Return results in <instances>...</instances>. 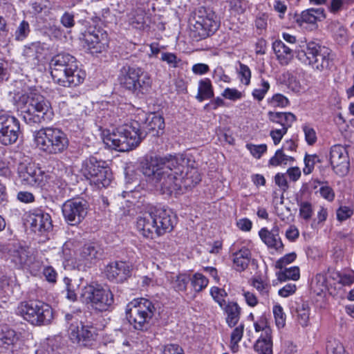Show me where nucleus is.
<instances>
[{
	"mask_svg": "<svg viewBox=\"0 0 354 354\" xmlns=\"http://www.w3.org/2000/svg\"><path fill=\"white\" fill-rule=\"evenodd\" d=\"M185 162L183 155L150 156L142 162V171L148 180L162 194L171 196L180 194V178L173 169Z\"/></svg>",
	"mask_w": 354,
	"mask_h": 354,
	"instance_id": "f257e3e1",
	"label": "nucleus"
},
{
	"mask_svg": "<svg viewBox=\"0 0 354 354\" xmlns=\"http://www.w3.org/2000/svg\"><path fill=\"white\" fill-rule=\"evenodd\" d=\"M176 216L166 207H151L137 218L136 227L141 235L153 239L173 230Z\"/></svg>",
	"mask_w": 354,
	"mask_h": 354,
	"instance_id": "f03ea898",
	"label": "nucleus"
},
{
	"mask_svg": "<svg viewBox=\"0 0 354 354\" xmlns=\"http://www.w3.org/2000/svg\"><path fill=\"white\" fill-rule=\"evenodd\" d=\"M53 81L64 87H75L82 84L86 73L78 67L77 59L69 53H59L50 62Z\"/></svg>",
	"mask_w": 354,
	"mask_h": 354,
	"instance_id": "7ed1b4c3",
	"label": "nucleus"
},
{
	"mask_svg": "<svg viewBox=\"0 0 354 354\" xmlns=\"http://www.w3.org/2000/svg\"><path fill=\"white\" fill-rule=\"evenodd\" d=\"M12 101L26 123L39 122L50 107L48 101L36 90L17 93L13 96Z\"/></svg>",
	"mask_w": 354,
	"mask_h": 354,
	"instance_id": "20e7f679",
	"label": "nucleus"
},
{
	"mask_svg": "<svg viewBox=\"0 0 354 354\" xmlns=\"http://www.w3.org/2000/svg\"><path fill=\"white\" fill-rule=\"evenodd\" d=\"M295 52L301 63L319 72L329 71L334 66L335 54L333 51L315 42H309Z\"/></svg>",
	"mask_w": 354,
	"mask_h": 354,
	"instance_id": "39448f33",
	"label": "nucleus"
},
{
	"mask_svg": "<svg viewBox=\"0 0 354 354\" xmlns=\"http://www.w3.org/2000/svg\"><path fill=\"white\" fill-rule=\"evenodd\" d=\"M78 242L76 240H69L63 245V255L65 259L64 266L83 270L86 267H91L100 260L104 256V249L96 242H88L82 246L76 252L75 260L68 259L71 255V248L76 247Z\"/></svg>",
	"mask_w": 354,
	"mask_h": 354,
	"instance_id": "423d86ee",
	"label": "nucleus"
},
{
	"mask_svg": "<svg viewBox=\"0 0 354 354\" xmlns=\"http://www.w3.org/2000/svg\"><path fill=\"white\" fill-rule=\"evenodd\" d=\"M118 81L122 89L138 97L147 94L152 85V80L148 73L140 67L130 65L120 68Z\"/></svg>",
	"mask_w": 354,
	"mask_h": 354,
	"instance_id": "0eeeda50",
	"label": "nucleus"
},
{
	"mask_svg": "<svg viewBox=\"0 0 354 354\" xmlns=\"http://www.w3.org/2000/svg\"><path fill=\"white\" fill-rule=\"evenodd\" d=\"M155 311L152 301L145 298H137L127 305L126 317L134 329L146 330Z\"/></svg>",
	"mask_w": 354,
	"mask_h": 354,
	"instance_id": "6e6552de",
	"label": "nucleus"
},
{
	"mask_svg": "<svg viewBox=\"0 0 354 354\" xmlns=\"http://www.w3.org/2000/svg\"><path fill=\"white\" fill-rule=\"evenodd\" d=\"M17 314L34 326L48 325L54 317L51 306L39 300L21 303Z\"/></svg>",
	"mask_w": 354,
	"mask_h": 354,
	"instance_id": "1a4fd4ad",
	"label": "nucleus"
},
{
	"mask_svg": "<svg viewBox=\"0 0 354 354\" xmlns=\"http://www.w3.org/2000/svg\"><path fill=\"white\" fill-rule=\"evenodd\" d=\"M215 13L209 8H198L190 19V34L196 41L207 38L218 28Z\"/></svg>",
	"mask_w": 354,
	"mask_h": 354,
	"instance_id": "9d476101",
	"label": "nucleus"
},
{
	"mask_svg": "<svg viewBox=\"0 0 354 354\" xmlns=\"http://www.w3.org/2000/svg\"><path fill=\"white\" fill-rule=\"evenodd\" d=\"M82 296L91 307L99 312H105L113 308L114 296L109 289L104 288L100 284L90 283L84 287Z\"/></svg>",
	"mask_w": 354,
	"mask_h": 354,
	"instance_id": "9b49d317",
	"label": "nucleus"
},
{
	"mask_svg": "<svg viewBox=\"0 0 354 354\" xmlns=\"http://www.w3.org/2000/svg\"><path fill=\"white\" fill-rule=\"evenodd\" d=\"M79 313H67L65 319L71 322L68 328V336L73 343L80 346L87 347L92 345L96 335L95 330L92 325L84 324L82 321L79 322Z\"/></svg>",
	"mask_w": 354,
	"mask_h": 354,
	"instance_id": "f8f14e48",
	"label": "nucleus"
},
{
	"mask_svg": "<svg viewBox=\"0 0 354 354\" xmlns=\"http://www.w3.org/2000/svg\"><path fill=\"white\" fill-rule=\"evenodd\" d=\"M88 203L82 198L69 199L62 206L65 221L71 225L80 224L87 214Z\"/></svg>",
	"mask_w": 354,
	"mask_h": 354,
	"instance_id": "ddd939ff",
	"label": "nucleus"
},
{
	"mask_svg": "<svg viewBox=\"0 0 354 354\" xmlns=\"http://www.w3.org/2000/svg\"><path fill=\"white\" fill-rule=\"evenodd\" d=\"M142 134H103V142L119 151H129L137 147L144 137Z\"/></svg>",
	"mask_w": 354,
	"mask_h": 354,
	"instance_id": "4468645a",
	"label": "nucleus"
},
{
	"mask_svg": "<svg viewBox=\"0 0 354 354\" xmlns=\"http://www.w3.org/2000/svg\"><path fill=\"white\" fill-rule=\"evenodd\" d=\"M35 140L40 149L51 154L62 152L68 145L65 134H36Z\"/></svg>",
	"mask_w": 354,
	"mask_h": 354,
	"instance_id": "2eb2a0df",
	"label": "nucleus"
},
{
	"mask_svg": "<svg viewBox=\"0 0 354 354\" xmlns=\"http://www.w3.org/2000/svg\"><path fill=\"white\" fill-rule=\"evenodd\" d=\"M80 39L84 41L85 46L93 54L104 50L109 43L106 32L96 27H89L82 33Z\"/></svg>",
	"mask_w": 354,
	"mask_h": 354,
	"instance_id": "dca6fc26",
	"label": "nucleus"
},
{
	"mask_svg": "<svg viewBox=\"0 0 354 354\" xmlns=\"http://www.w3.org/2000/svg\"><path fill=\"white\" fill-rule=\"evenodd\" d=\"M330 164L334 172L339 176H346L349 171V157L346 149L341 145L331 147L329 154Z\"/></svg>",
	"mask_w": 354,
	"mask_h": 354,
	"instance_id": "f3484780",
	"label": "nucleus"
},
{
	"mask_svg": "<svg viewBox=\"0 0 354 354\" xmlns=\"http://www.w3.org/2000/svg\"><path fill=\"white\" fill-rule=\"evenodd\" d=\"M18 176L21 183L25 186L41 187L44 183V173L33 163H20Z\"/></svg>",
	"mask_w": 354,
	"mask_h": 354,
	"instance_id": "a211bd4d",
	"label": "nucleus"
},
{
	"mask_svg": "<svg viewBox=\"0 0 354 354\" xmlns=\"http://www.w3.org/2000/svg\"><path fill=\"white\" fill-rule=\"evenodd\" d=\"M106 277L115 283H123L131 274V266L124 261H113L104 268Z\"/></svg>",
	"mask_w": 354,
	"mask_h": 354,
	"instance_id": "6ab92c4d",
	"label": "nucleus"
},
{
	"mask_svg": "<svg viewBox=\"0 0 354 354\" xmlns=\"http://www.w3.org/2000/svg\"><path fill=\"white\" fill-rule=\"evenodd\" d=\"M32 230L35 232H45L52 229V220L49 214L41 209L35 210L29 216Z\"/></svg>",
	"mask_w": 354,
	"mask_h": 354,
	"instance_id": "aec40b11",
	"label": "nucleus"
},
{
	"mask_svg": "<svg viewBox=\"0 0 354 354\" xmlns=\"http://www.w3.org/2000/svg\"><path fill=\"white\" fill-rule=\"evenodd\" d=\"M6 250L9 254V259L18 269L25 268L30 256L27 250L17 243H8Z\"/></svg>",
	"mask_w": 354,
	"mask_h": 354,
	"instance_id": "412c9836",
	"label": "nucleus"
},
{
	"mask_svg": "<svg viewBox=\"0 0 354 354\" xmlns=\"http://www.w3.org/2000/svg\"><path fill=\"white\" fill-rule=\"evenodd\" d=\"M259 235L262 241L270 249L281 252L283 250V244L279 236V228L275 225L269 231L263 227L259 232Z\"/></svg>",
	"mask_w": 354,
	"mask_h": 354,
	"instance_id": "4be33fe9",
	"label": "nucleus"
},
{
	"mask_svg": "<svg viewBox=\"0 0 354 354\" xmlns=\"http://www.w3.org/2000/svg\"><path fill=\"white\" fill-rule=\"evenodd\" d=\"M44 51V44L40 41H35L24 46L22 56L26 62L31 66H37L43 57Z\"/></svg>",
	"mask_w": 354,
	"mask_h": 354,
	"instance_id": "5701e85b",
	"label": "nucleus"
},
{
	"mask_svg": "<svg viewBox=\"0 0 354 354\" xmlns=\"http://www.w3.org/2000/svg\"><path fill=\"white\" fill-rule=\"evenodd\" d=\"M325 18V11L323 8H310L296 15L295 21L299 26H304L305 24L315 25L317 21H322Z\"/></svg>",
	"mask_w": 354,
	"mask_h": 354,
	"instance_id": "b1692460",
	"label": "nucleus"
},
{
	"mask_svg": "<svg viewBox=\"0 0 354 354\" xmlns=\"http://www.w3.org/2000/svg\"><path fill=\"white\" fill-rule=\"evenodd\" d=\"M268 115L270 120L280 124L283 127L282 129L272 130L270 133H281L282 130L286 133L296 120L295 115L290 112L269 111Z\"/></svg>",
	"mask_w": 354,
	"mask_h": 354,
	"instance_id": "393cba45",
	"label": "nucleus"
},
{
	"mask_svg": "<svg viewBox=\"0 0 354 354\" xmlns=\"http://www.w3.org/2000/svg\"><path fill=\"white\" fill-rule=\"evenodd\" d=\"M272 48L279 64L283 66L288 65L294 56L293 50L286 46L282 41L276 40L272 44Z\"/></svg>",
	"mask_w": 354,
	"mask_h": 354,
	"instance_id": "a878e982",
	"label": "nucleus"
},
{
	"mask_svg": "<svg viewBox=\"0 0 354 354\" xmlns=\"http://www.w3.org/2000/svg\"><path fill=\"white\" fill-rule=\"evenodd\" d=\"M226 315V323L229 327L235 326L239 322L241 308L236 302L228 301L221 308Z\"/></svg>",
	"mask_w": 354,
	"mask_h": 354,
	"instance_id": "bb28decb",
	"label": "nucleus"
},
{
	"mask_svg": "<svg viewBox=\"0 0 354 354\" xmlns=\"http://www.w3.org/2000/svg\"><path fill=\"white\" fill-rule=\"evenodd\" d=\"M104 162L98 161L95 157H90L83 164L84 175L91 181V178L101 172V170L107 167L104 166Z\"/></svg>",
	"mask_w": 354,
	"mask_h": 354,
	"instance_id": "cd10ccee",
	"label": "nucleus"
},
{
	"mask_svg": "<svg viewBox=\"0 0 354 354\" xmlns=\"http://www.w3.org/2000/svg\"><path fill=\"white\" fill-rule=\"evenodd\" d=\"M233 256L234 269L238 272L245 270L248 268L250 261V251L248 248H242L238 252H234Z\"/></svg>",
	"mask_w": 354,
	"mask_h": 354,
	"instance_id": "c85d7f7f",
	"label": "nucleus"
},
{
	"mask_svg": "<svg viewBox=\"0 0 354 354\" xmlns=\"http://www.w3.org/2000/svg\"><path fill=\"white\" fill-rule=\"evenodd\" d=\"M328 29L332 33L333 37L340 45H344L348 41V34L346 28L339 21L330 23Z\"/></svg>",
	"mask_w": 354,
	"mask_h": 354,
	"instance_id": "c756f323",
	"label": "nucleus"
},
{
	"mask_svg": "<svg viewBox=\"0 0 354 354\" xmlns=\"http://www.w3.org/2000/svg\"><path fill=\"white\" fill-rule=\"evenodd\" d=\"M214 93L212 82L209 78H204L198 82V93L196 99L202 102L205 100L211 99L214 97Z\"/></svg>",
	"mask_w": 354,
	"mask_h": 354,
	"instance_id": "7c9ffc66",
	"label": "nucleus"
},
{
	"mask_svg": "<svg viewBox=\"0 0 354 354\" xmlns=\"http://www.w3.org/2000/svg\"><path fill=\"white\" fill-rule=\"evenodd\" d=\"M201 180V177L195 168H192L187 171L185 176L180 178V187L182 194L185 190L191 189L192 187L196 185Z\"/></svg>",
	"mask_w": 354,
	"mask_h": 354,
	"instance_id": "2f4dec72",
	"label": "nucleus"
},
{
	"mask_svg": "<svg viewBox=\"0 0 354 354\" xmlns=\"http://www.w3.org/2000/svg\"><path fill=\"white\" fill-rule=\"evenodd\" d=\"M19 121L14 116L0 115V133H19Z\"/></svg>",
	"mask_w": 354,
	"mask_h": 354,
	"instance_id": "473e14b6",
	"label": "nucleus"
},
{
	"mask_svg": "<svg viewBox=\"0 0 354 354\" xmlns=\"http://www.w3.org/2000/svg\"><path fill=\"white\" fill-rule=\"evenodd\" d=\"M20 334L11 328L4 327L0 333V347L8 349L15 345L19 339Z\"/></svg>",
	"mask_w": 354,
	"mask_h": 354,
	"instance_id": "72a5a7b5",
	"label": "nucleus"
},
{
	"mask_svg": "<svg viewBox=\"0 0 354 354\" xmlns=\"http://www.w3.org/2000/svg\"><path fill=\"white\" fill-rule=\"evenodd\" d=\"M253 347L254 351L258 354H272V335H261Z\"/></svg>",
	"mask_w": 354,
	"mask_h": 354,
	"instance_id": "f704fd0d",
	"label": "nucleus"
},
{
	"mask_svg": "<svg viewBox=\"0 0 354 354\" xmlns=\"http://www.w3.org/2000/svg\"><path fill=\"white\" fill-rule=\"evenodd\" d=\"M112 172L109 167L101 170L93 178H91V183L95 185L98 188L108 187L112 181Z\"/></svg>",
	"mask_w": 354,
	"mask_h": 354,
	"instance_id": "c9c22d12",
	"label": "nucleus"
},
{
	"mask_svg": "<svg viewBox=\"0 0 354 354\" xmlns=\"http://www.w3.org/2000/svg\"><path fill=\"white\" fill-rule=\"evenodd\" d=\"M51 196L57 201H62L67 196L69 188L66 181L57 179L53 182Z\"/></svg>",
	"mask_w": 354,
	"mask_h": 354,
	"instance_id": "e433bc0d",
	"label": "nucleus"
},
{
	"mask_svg": "<svg viewBox=\"0 0 354 354\" xmlns=\"http://www.w3.org/2000/svg\"><path fill=\"white\" fill-rule=\"evenodd\" d=\"M146 131H156L158 133L160 130H162L165 127V120L162 115L151 114L147 119Z\"/></svg>",
	"mask_w": 354,
	"mask_h": 354,
	"instance_id": "4c0bfd02",
	"label": "nucleus"
},
{
	"mask_svg": "<svg viewBox=\"0 0 354 354\" xmlns=\"http://www.w3.org/2000/svg\"><path fill=\"white\" fill-rule=\"evenodd\" d=\"M336 277L339 284L343 286H351L354 283V270H344L338 271L335 273Z\"/></svg>",
	"mask_w": 354,
	"mask_h": 354,
	"instance_id": "58836bf2",
	"label": "nucleus"
},
{
	"mask_svg": "<svg viewBox=\"0 0 354 354\" xmlns=\"http://www.w3.org/2000/svg\"><path fill=\"white\" fill-rule=\"evenodd\" d=\"M63 281L67 292L66 298L73 301H76L77 298L76 291L79 288L80 284L76 280H73L67 277L64 278Z\"/></svg>",
	"mask_w": 354,
	"mask_h": 354,
	"instance_id": "ea45409f",
	"label": "nucleus"
},
{
	"mask_svg": "<svg viewBox=\"0 0 354 354\" xmlns=\"http://www.w3.org/2000/svg\"><path fill=\"white\" fill-rule=\"evenodd\" d=\"M190 280L189 275L179 274L174 277L171 281L172 287L177 292H185Z\"/></svg>",
	"mask_w": 354,
	"mask_h": 354,
	"instance_id": "a19ab883",
	"label": "nucleus"
},
{
	"mask_svg": "<svg viewBox=\"0 0 354 354\" xmlns=\"http://www.w3.org/2000/svg\"><path fill=\"white\" fill-rule=\"evenodd\" d=\"M146 13L142 10H137L129 19L130 24L135 28L142 29L147 23Z\"/></svg>",
	"mask_w": 354,
	"mask_h": 354,
	"instance_id": "79ce46f5",
	"label": "nucleus"
},
{
	"mask_svg": "<svg viewBox=\"0 0 354 354\" xmlns=\"http://www.w3.org/2000/svg\"><path fill=\"white\" fill-rule=\"evenodd\" d=\"M278 279L281 281L286 280L297 281L299 279V268L297 266L286 268L284 270H281L277 272Z\"/></svg>",
	"mask_w": 354,
	"mask_h": 354,
	"instance_id": "37998d69",
	"label": "nucleus"
},
{
	"mask_svg": "<svg viewBox=\"0 0 354 354\" xmlns=\"http://www.w3.org/2000/svg\"><path fill=\"white\" fill-rule=\"evenodd\" d=\"M191 285L194 290L199 292L205 288L209 283L208 279L201 273L196 272L193 274L192 277H190Z\"/></svg>",
	"mask_w": 354,
	"mask_h": 354,
	"instance_id": "c03bdc74",
	"label": "nucleus"
},
{
	"mask_svg": "<svg viewBox=\"0 0 354 354\" xmlns=\"http://www.w3.org/2000/svg\"><path fill=\"white\" fill-rule=\"evenodd\" d=\"M294 158L292 156L286 155L283 149H278L274 156L269 160V165L273 167L279 165H286L288 162L293 161Z\"/></svg>",
	"mask_w": 354,
	"mask_h": 354,
	"instance_id": "a18cd8bd",
	"label": "nucleus"
},
{
	"mask_svg": "<svg viewBox=\"0 0 354 354\" xmlns=\"http://www.w3.org/2000/svg\"><path fill=\"white\" fill-rule=\"evenodd\" d=\"M30 32V27L29 23L26 20H23L15 31V39L17 41H23L28 37Z\"/></svg>",
	"mask_w": 354,
	"mask_h": 354,
	"instance_id": "49530a36",
	"label": "nucleus"
},
{
	"mask_svg": "<svg viewBox=\"0 0 354 354\" xmlns=\"http://www.w3.org/2000/svg\"><path fill=\"white\" fill-rule=\"evenodd\" d=\"M297 322L303 327L307 326L309 322V307L307 304H302L297 308Z\"/></svg>",
	"mask_w": 354,
	"mask_h": 354,
	"instance_id": "de8ad7c7",
	"label": "nucleus"
},
{
	"mask_svg": "<svg viewBox=\"0 0 354 354\" xmlns=\"http://www.w3.org/2000/svg\"><path fill=\"white\" fill-rule=\"evenodd\" d=\"M210 294L221 308L227 304L225 298L227 297V294L224 289L214 286L210 290Z\"/></svg>",
	"mask_w": 354,
	"mask_h": 354,
	"instance_id": "09e8293b",
	"label": "nucleus"
},
{
	"mask_svg": "<svg viewBox=\"0 0 354 354\" xmlns=\"http://www.w3.org/2000/svg\"><path fill=\"white\" fill-rule=\"evenodd\" d=\"M268 103L272 107L284 108L287 106L290 102L286 96L281 93H277L268 100Z\"/></svg>",
	"mask_w": 354,
	"mask_h": 354,
	"instance_id": "8fccbe9b",
	"label": "nucleus"
},
{
	"mask_svg": "<svg viewBox=\"0 0 354 354\" xmlns=\"http://www.w3.org/2000/svg\"><path fill=\"white\" fill-rule=\"evenodd\" d=\"M160 59L166 62L171 68H177L181 62V59L178 58L174 53L169 52H162L160 53Z\"/></svg>",
	"mask_w": 354,
	"mask_h": 354,
	"instance_id": "3c124183",
	"label": "nucleus"
},
{
	"mask_svg": "<svg viewBox=\"0 0 354 354\" xmlns=\"http://www.w3.org/2000/svg\"><path fill=\"white\" fill-rule=\"evenodd\" d=\"M327 354H348L346 353L342 344L337 340H329L326 345Z\"/></svg>",
	"mask_w": 354,
	"mask_h": 354,
	"instance_id": "603ef678",
	"label": "nucleus"
},
{
	"mask_svg": "<svg viewBox=\"0 0 354 354\" xmlns=\"http://www.w3.org/2000/svg\"><path fill=\"white\" fill-rule=\"evenodd\" d=\"M252 286L257 289L261 297L266 299L268 298L270 286L268 283L264 282L260 279H254L252 281Z\"/></svg>",
	"mask_w": 354,
	"mask_h": 354,
	"instance_id": "864d4df0",
	"label": "nucleus"
},
{
	"mask_svg": "<svg viewBox=\"0 0 354 354\" xmlns=\"http://www.w3.org/2000/svg\"><path fill=\"white\" fill-rule=\"evenodd\" d=\"M299 216L305 221H309L313 213L312 204L308 201H301L299 203Z\"/></svg>",
	"mask_w": 354,
	"mask_h": 354,
	"instance_id": "5fc2aeb1",
	"label": "nucleus"
},
{
	"mask_svg": "<svg viewBox=\"0 0 354 354\" xmlns=\"http://www.w3.org/2000/svg\"><path fill=\"white\" fill-rule=\"evenodd\" d=\"M270 88V84L264 79L261 80L259 88L254 89L252 96L258 101H261Z\"/></svg>",
	"mask_w": 354,
	"mask_h": 354,
	"instance_id": "6e6d98bb",
	"label": "nucleus"
},
{
	"mask_svg": "<svg viewBox=\"0 0 354 354\" xmlns=\"http://www.w3.org/2000/svg\"><path fill=\"white\" fill-rule=\"evenodd\" d=\"M273 314L275 319V323L279 328H283L286 324V315L283 308L279 305L273 307Z\"/></svg>",
	"mask_w": 354,
	"mask_h": 354,
	"instance_id": "4d7b16f0",
	"label": "nucleus"
},
{
	"mask_svg": "<svg viewBox=\"0 0 354 354\" xmlns=\"http://www.w3.org/2000/svg\"><path fill=\"white\" fill-rule=\"evenodd\" d=\"M256 332L263 331V335H272V330L268 326L267 319L265 316H261L257 322L254 324Z\"/></svg>",
	"mask_w": 354,
	"mask_h": 354,
	"instance_id": "13d9d810",
	"label": "nucleus"
},
{
	"mask_svg": "<svg viewBox=\"0 0 354 354\" xmlns=\"http://www.w3.org/2000/svg\"><path fill=\"white\" fill-rule=\"evenodd\" d=\"M239 75L241 82L245 84L249 85L251 79V71L250 68L242 63H239Z\"/></svg>",
	"mask_w": 354,
	"mask_h": 354,
	"instance_id": "bf43d9fd",
	"label": "nucleus"
},
{
	"mask_svg": "<svg viewBox=\"0 0 354 354\" xmlns=\"http://www.w3.org/2000/svg\"><path fill=\"white\" fill-rule=\"evenodd\" d=\"M59 21L64 28H72L75 24L74 13L69 11L64 12L61 16Z\"/></svg>",
	"mask_w": 354,
	"mask_h": 354,
	"instance_id": "052dcab7",
	"label": "nucleus"
},
{
	"mask_svg": "<svg viewBox=\"0 0 354 354\" xmlns=\"http://www.w3.org/2000/svg\"><path fill=\"white\" fill-rule=\"evenodd\" d=\"M48 0H36L30 3V8L32 9V13L34 15H39L42 12H46L48 8Z\"/></svg>",
	"mask_w": 354,
	"mask_h": 354,
	"instance_id": "680f3d73",
	"label": "nucleus"
},
{
	"mask_svg": "<svg viewBox=\"0 0 354 354\" xmlns=\"http://www.w3.org/2000/svg\"><path fill=\"white\" fill-rule=\"evenodd\" d=\"M353 214V208L348 206H340L336 211L337 219L343 222Z\"/></svg>",
	"mask_w": 354,
	"mask_h": 354,
	"instance_id": "e2e57ef3",
	"label": "nucleus"
},
{
	"mask_svg": "<svg viewBox=\"0 0 354 354\" xmlns=\"http://www.w3.org/2000/svg\"><path fill=\"white\" fill-rule=\"evenodd\" d=\"M247 149L255 158H260L263 153L267 150L266 145H255L253 144H247Z\"/></svg>",
	"mask_w": 354,
	"mask_h": 354,
	"instance_id": "0e129e2a",
	"label": "nucleus"
},
{
	"mask_svg": "<svg viewBox=\"0 0 354 354\" xmlns=\"http://www.w3.org/2000/svg\"><path fill=\"white\" fill-rule=\"evenodd\" d=\"M221 95L225 99L230 100L232 101H236L238 100L241 99L243 97V94L241 92H240L236 88H226L221 93Z\"/></svg>",
	"mask_w": 354,
	"mask_h": 354,
	"instance_id": "69168bd1",
	"label": "nucleus"
},
{
	"mask_svg": "<svg viewBox=\"0 0 354 354\" xmlns=\"http://www.w3.org/2000/svg\"><path fill=\"white\" fill-rule=\"evenodd\" d=\"M319 161V158L317 156H309L306 155L304 158V162H305V167L303 169V171L304 174H310L315 166V161Z\"/></svg>",
	"mask_w": 354,
	"mask_h": 354,
	"instance_id": "338daca9",
	"label": "nucleus"
},
{
	"mask_svg": "<svg viewBox=\"0 0 354 354\" xmlns=\"http://www.w3.org/2000/svg\"><path fill=\"white\" fill-rule=\"evenodd\" d=\"M163 354H185L183 348L176 344H169L164 346Z\"/></svg>",
	"mask_w": 354,
	"mask_h": 354,
	"instance_id": "774afa93",
	"label": "nucleus"
}]
</instances>
